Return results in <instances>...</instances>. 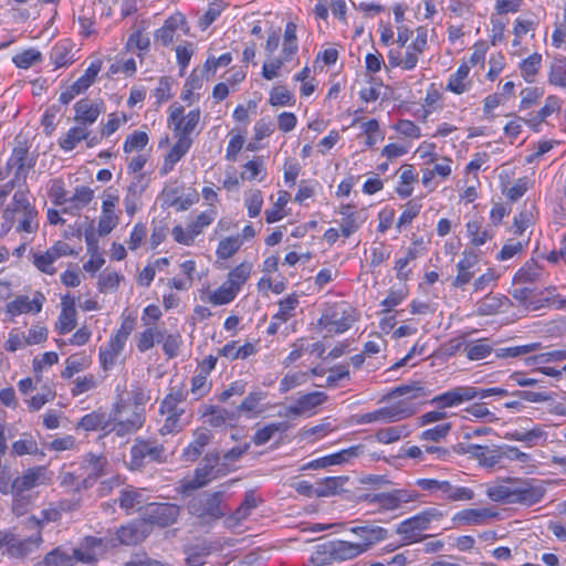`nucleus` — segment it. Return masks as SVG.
<instances>
[{"label": "nucleus", "mask_w": 566, "mask_h": 566, "mask_svg": "<svg viewBox=\"0 0 566 566\" xmlns=\"http://www.w3.org/2000/svg\"><path fill=\"white\" fill-rule=\"evenodd\" d=\"M2 231L8 233L18 220L17 232L35 233L39 229L38 210L28 199L27 191L18 190L2 212Z\"/></svg>", "instance_id": "1"}, {"label": "nucleus", "mask_w": 566, "mask_h": 566, "mask_svg": "<svg viewBox=\"0 0 566 566\" xmlns=\"http://www.w3.org/2000/svg\"><path fill=\"white\" fill-rule=\"evenodd\" d=\"M222 500V491L201 492L188 502L187 510L197 518L200 526H211L226 515Z\"/></svg>", "instance_id": "2"}, {"label": "nucleus", "mask_w": 566, "mask_h": 566, "mask_svg": "<svg viewBox=\"0 0 566 566\" xmlns=\"http://www.w3.org/2000/svg\"><path fill=\"white\" fill-rule=\"evenodd\" d=\"M127 403L120 399L117 401L111 411L112 427L109 432L115 433L117 437H125L133 434L143 427L145 421L144 409L134 408L129 415Z\"/></svg>", "instance_id": "3"}, {"label": "nucleus", "mask_w": 566, "mask_h": 566, "mask_svg": "<svg viewBox=\"0 0 566 566\" xmlns=\"http://www.w3.org/2000/svg\"><path fill=\"white\" fill-rule=\"evenodd\" d=\"M166 448L154 439L136 438L130 449V468L140 469L146 462L167 461Z\"/></svg>", "instance_id": "4"}, {"label": "nucleus", "mask_w": 566, "mask_h": 566, "mask_svg": "<svg viewBox=\"0 0 566 566\" xmlns=\"http://www.w3.org/2000/svg\"><path fill=\"white\" fill-rule=\"evenodd\" d=\"M357 321L355 310L344 303L329 307L319 318L318 324L331 333H344Z\"/></svg>", "instance_id": "5"}, {"label": "nucleus", "mask_w": 566, "mask_h": 566, "mask_svg": "<svg viewBox=\"0 0 566 566\" xmlns=\"http://www.w3.org/2000/svg\"><path fill=\"white\" fill-rule=\"evenodd\" d=\"M419 494L416 491L397 489L390 492L369 493L363 496V500L369 504L378 505L380 511H395L403 504L418 500Z\"/></svg>", "instance_id": "6"}, {"label": "nucleus", "mask_w": 566, "mask_h": 566, "mask_svg": "<svg viewBox=\"0 0 566 566\" xmlns=\"http://www.w3.org/2000/svg\"><path fill=\"white\" fill-rule=\"evenodd\" d=\"M546 489L533 479H512L511 504L531 506L539 503Z\"/></svg>", "instance_id": "7"}, {"label": "nucleus", "mask_w": 566, "mask_h": 566, "mask_svg": "<svg viewBox=\"0 0 566 566\" xmlns=\"http://www.w3.org/2000/svg\"><path fill=\"white\" fill-rule=\"evenodd\" d=\"M416 413V408L406 401H399L389 407H384L371 412L364 413L359 417V423L370 422H396L407 419Z\"/></svg>", "instance_id": "8"}, {"label": "nucleus", "mask_w": 566, "mask_h": 566, "mask_svg": "<svg viewBox=\"0 0 566 566\" xmlns=\"http://www.w3.org/2000/svg\"><path fill=\"white\" fill-rule=\"evenodd\" d=\"M35 166V157L29 153L24 145H18L13 148L10 158L8 159L7 167L13 169V178L15 182L27 184L29 172Z\"/></svg>", "instance_id": "9"}, {"label": "nucleus", "mask_w": 566, "mask_h": 566, "mask_svg": "<svg viewBox=\"0 0 566 566\" xmlns=\"http://www.w3.org/2000/svg\"><path fill=\"white\" fill-rule=\"evenodd\" d=\"M180 514V507L172 503H150L144 512V520L150 524L166 527L174 524Z\"/></svg>", "instance_id": "10"}, {"label": "nucleus", "mask_w": 566, "mask_h": 566, "mask_svg": "<svg viewBox=\"0 0 566 566\" xmlns=\"http://www.w3.org/2000/svg\"><path fill=\"white\" fill-rule=\"evenodd\" d=\"M478 387L459 386L433 397L430 402L441 409L452 408L463 402L475 399Z\"/></svg>", "instance_id": "11"}, {"label": "nucleus", "mask_w": 566, "mask_h": 566, "mask_svg": "<svg viewBox=\"0 0 566 566\" xmlns=\"http://www.w3.org/2000/svg\"><path fill=\"white\" fill-rule=\"evenodd\" d=\"M184 107L180 105L170 106V115L168 122L174 125L176 136H189L200 120V111H190L186 116H182Z\"/></svg>", "instance_id": "12"}, {"label": "nucleus", "mask_w": 566, "mask_h": 566, "mask_svg": "<svg viewBox=\"0 0 566 566\" xmlns=\"http://www.w3.org/2000/svg\"><path fill=\"white\" fill-rule=\"evenodd\" d=\"M101 69V61L92 62L85 70V73L60 94V102L63 104H69L76 95L86 91L94 83Z\"/></svg>", "instance_id": "13"}, {"label": "nucleus", "mask_w": 566, "mask_h": 566, "mask_svg": "<svg viewBox=\"0 0 566 566\" xmlns=\"http://www.w3.org/2000/svg\"><path fill=\"white\" fill-rule=\"evenodd\" d=\"M74 112V120L78 125L88 128V126L94 124L98 116L104 112V104L103 102L82 98L75 103Z\"/></svg>", "instance_id": "14"}, {"label": "nucleus", "mask_w": 566, "mask_h": 566, "mask_svg": "<svg viewBox=\"0 0 566 566\" xmlns=\"http://www.w3.org/2000/svg\"><path fill=\"white\" fill-rule=\"evenodd\" d=\"M46 473L48 470L45 467L28 469L13 480V492L30 494L29 491H31L33 488L46 482Z\"/></svg>", "instance_id": "15"}, {"label": "nucleus", "mask_w": 566, "mask_h": 566, "mask_svg": "<svg viewBox=\"0 0 566 566\" xmlns=\"http://www.w3.org/2000/svg\"><path fill=\"white\" fill-rule=\"evenodd\" d=\"M117 200V196L109 192L105 193L102 206V216L98 221V234L102 237L107 235L118 222V217L114 211Z\"/></svg>", "instance_id": "16"}, {"label": "nucleus", "mask_w": 566, "mask_h": 566, "mask_svg": "<svg viewBox=\"0 0 566 566\" xmlns=\"http://www.w3.org/2000/svg\"><path fill=\"white\" fill-rule=\"evenodd\" d=\"M497 517L499 513L489 509H465L454 514L452 520L459 525H483L486 520Z\"/></svg>", "instance_id": "17"}, {"label": "nucleus", "mask_w": 566, "mask_h": 566, "mask_svg": "<svg viewBox=\"0 0 566 566\" xmlns=\"http://www.w3.org/2000/svg\"><path fill=\"white\" fill-rule=\"evenodd\" d=\"M45 297L42 293L36 292L33 300L28 296H18L14 301L7 304V311L11 315H20L23 313H39L42 310Z\"/></svg>", "instance_id": "18"}, {"label": "nucleus", "mask_w": 566, "mask_h": 566, "mask_svg": "<svg viewBox=\"0 0 566 566\" xmlns=\"http://www.w3.org/2000/svg\"><path fill=\"white\" fill-rule=\"evenodd\" d=\"M178 140L165 157L161 175H167L174 169V166L188 153L191 147L192 139L189 136H177Z\"/></svg>", "instance_id": "19"}, {"label": "nucleus", "mask_w": 566, "mask_h": 566, "mask_svg": "<svg viewBox=\"0 0 566 566\" xmlns=\"http://www.w3.org/2000/svg\"><path fill=\"white\" fill-rule=\"evenodd\" d=\"M76 326V310L73 298L67 296L62 298V311L55 323V329L59 334H66L74 329Z\"/></svg>", "instance_id": "20"}, {"label": "nucleus", "mask_w": 566, "mask_h": 566, "mask_svg": "<svg viewBox=\"0 0 566 566\" xmlns=\"http://www.w3.org/2000/svg\"><path fill=\"white\" fill-rule=\"evenodd\" d=\"M364 547L359 543H352L347 541H334L327 545V553L334 558L339 560L352 559L361 553Z\"/></svg>", "instance_id": "21"}, {"label": "nucleus", "mask_w": 566, "mask_h": 566, "mask_svg": "<svg viewBox=\"0 0 566 566\" xmlns=\"http://www.w3.org/2000/svg\"><path fill=\"white\" fill-rule=\"evenodd\" d=\"M261 502L262 500L256 497L254 492H247L244 500L239 505V507L230 516L227 517L226 522L228 526H238L241 522L248 518V516H250L251 511L255 509Z\"/></svg>", "instance_id": "22"}, {"label": "nucleus", "mask_w": 566, "mask_h": 566, "mask_svg": "<svg viewBox=\"0 0 566 566\" xmlns=\"http://www.w3.org/2000/svg\"><path fill=\"white\" fill-rule=\"evenodd\" d=\"M352 533L356 534L361 538L360 546L366 552L371 545L387 538L388 531L380 526L365 525L356 526L350 530Z\"/></svg>", "instance_id": "23"}, {"label": "nucleus", "mask_w": 566, "mask_h": 566, "mask_svg": "<svg viewBox=\"0 0 566 566\" xmlns=\"http://www.w3.org/2000/svg\"><path fill=\"white\" fill-rule=\"evenodd\" d=\"M212 434L207 428H199L193 433V441L184 450L187 460L195 461L211 441Z\"/></svg>", "instance_id": "24"}, {"label": "nucleus", "mask_w": 566, "mask_h": 566, "mask_svg": "<svg viewBox=\"0 0 566 566\" xmlns=\"http://www.w3.org/2000/svg\"><path fill=\"white\" fill-rule=\"evenodd\" d=\"M42 542L41 535H31L28 538L19 539L14 536L10 547L8 555L13 558H24L28 556L34 548H36Z\"/></svg>", "instance_id": "25"}, {"label": "nucleus", "mask_w": 566, "mask_h": 566, "mask_svg": "<svg viewBox=\"0 0 566 566\" xmlns=\"http://www.w3.org/2000/svg\"><path fill=\"white\" fill-rule=\"evenodd\" d=\"M428 526L426 525L423 517L421 514H417L410 518L402 521L398 527L397 533L402 535L405 539L409 542L417 541V532L426 530Z\"/></svg>", "instance_id": "26"}, {"label": "nucleus", "mask_w": 566, "mask_h": 566, "mask_svg": "<svg viewBox=\"0 0 566 566\" xmlns=\"http://www.w3.org/2000/svg\"><path fill=\"white\" fill-rule=\"evenodd\" d=\"M124 345L125 343H123L120 339L116 338L115 336H112L107 346L101 347L99 360L102 367L105 370L109 369L115 364V360L123 350Z\"/></svg>", "instance_id": "27"}, {"label": "nucleus", "mask_w": 566, "mask_h": 566, "mask_svg": "<svg viewBox=\"0 0 566 566\" xmlns=\"http://www.w3.org/2000/svg\"><path fill=\"white\" fill-rule=\"evenodd\" d=\"M90 129L82 125L71 127L64 137H61L59 145L64 150H73L75 146L84 139H87Z\"/></svg>", "instance_id": "28"}, {"label": "nucleus", "mask_w": 566, "mask_h": 566, "mask_svg": "<svg viewBox=\"0 0 566 566\" xmlns=\"http://www.w3.org/2000/svg\"><path fill=\"white\" fill-rule=\"evenodd\" d=\"M212 472L213 470L205 464L200 468H197L193 478L191 480L182 482L181 492L189 493L191 491L206 486L211 480Z\"/></svg>", "instance_id": "29"}, {"label": "nucleus", "mask_w": 566, "mask_h": 566, "mask_svg": "<svg viewBox=\"0 0 566 566\" xmlns=\"http://www.w3.org/2000/svg\"><path fill=\"white\" fill-rule=\"evenodd\" d=\"M506 301H509L506 296L488 294L476 303V314L479 316L494 315L501 311Z\"/></svg>", "instance_id": "30"}, {"label": "nucleus", "mask_w": 566, "mask_h": 566, "mask_svg": "<svg viewBox=\"0 0 566 566\" xmlns=\"http://www.w3.org/2000/svg\"><path fill=\"white\" fill-rule=\"evenodd\" d=\"M475 493L472 489L467 486H457L448 481V486L443 490V494H439L440 500L450 502H467L473 500Z\"/></svg>", "instance_id": "31"}, {"label": "nucleus", "mask_w": 566, "mask_h": 566, "mask_svg": "<svg viewBox=\"0 0 566 566\" xmlns=\"http://www.w3.org/2000/svg\"><path fill=\"white\" fill-rule=\"evenodd\" d=\"M464 354L470 360H480L486 358L493 350L490 339L482 338L476 342L465 344Z\"/></svg>", "instance_id": "32"}, {"label": "nucleus", "mask_w": 566, "mask_h": 566, "mask_svg": "<svg viewBox=\"0 0 566 566\" xmlns=\"http://www.w3.org/2000/svg\"><path fill=\"white\" fill-rule=\"evenodd\" d=\"M290 428V424L285 421L273 422L265 427L256 430L252 441L255 446H263L270 441L276 432H285Z\"/></svg>", "instance_id": "33"}, {"label": "nucleus", "mask_w": 566, "mask_h": 566, "mask_svg": "<svg viewBox=\"0 0 566 566\" xmlns=\"http://www.w3.org/2000/svg\"><path fill=\"white\" fill-rule=\"evenodd\" d=\"M107 460L105 457L87 453L83 459V468L87 471L88 478L97 479L104 475Z\"/></svg>", "instance_id": "34"}, {"label": "nucleus", "mask_w": 566, "mask_h": 566, "mask_svg": "<svg viewBox=\"0 0 566 566\" xmlns=\"http://www.w3.org/2000/svg\"><path fill=\"white\" fill-rule=\"evenodd\" d=\"M78 427L84 430H108L112 427L111 418L106 420L104 415L97 412H91L85 415L78 422Z\"/></svg>", "instance_id": "35"}, {"label": "nucleus", "mask_w": 566, "mask_h": 566, "mask_svg": "<svg viewBox=\"0 0 566 566\" xmlns=\"http://www.w3.org/2000/svg\"><path fill=\"white\" fill-rule=\"evenodd\" d=\"M345 480L346 478L343 476H327L317 482L316 496L326 497L336 494Z\"/></svg>", "instance_id": "36"}, {"label": "nucleus", "mask_w": 566, "mask_h": 566, "mask_svg": "<svg viewBox=\"0 0 566 566\" xmlns=\"http://www.w3.org/2000/svg\"><path fill=\"white\" fill-rule=\"evenodd\" d=\"M251 269L252 265L250 263H241L240 265L235 266L233 270L229 272L227 283L239 293L242 284L250 276Z\"/></svg>", "instance_id": "37"}, {"label": "nucleus", "mask_w": 566, "mask_h": 566, "mask_svg": "<svg viewBox=\"0 0 566 566\" xmlns=\"http://www.w3.org/2000/svg\"><path fill=\"white\" fill-rule=\"evenodd\" d=\"M297 51L296 24L289 22L284 31L282 54L289 61Z\"/></svg>", "instance_id": "38"}, {"label": "nucleus", "mask_w": 566, "mask_h": 566, "mask_svg": "<svg viewBox=\"0 0 566 566\" xmlns=\"http://www.w3.org/2000/svg\"><path fill=\"white\" fill-rule=\"evenodd\" d=\"M185 415V409H180L177 412L167 413L165 423L160 428L161 434H169L174 432H179L182 430V428L188 423V421H185L182 419V416Z\"/></svg>", "instance_id": "39"}, {"label": "nucleus", "mask_w": 566, "mask_h": 566, "mask_svg": "<svg viewBox=\"0 0 566 566\" xmlns=\"http://www.w3.org/2000/svg\"><path fill=\"white\" fill-rule=\"evenodd\" d=\"M469 71L470 67L465 63L461 64L457 72L450 76L448 88L455 94L464 93L468 90L465 78L469 75Z\"/></svg>", "instance_id": "40"}, {"label": "nucleus", "mask_w": 566, "mask_h": 566, "mask_svg": "<svg viewBox=\"0 0 566 566\" xmlns=\"http://www.w3.org/2000/svg\"><path fill=\"white\" fill-rule=\"evenodd\" d=\"M400 396H408L409 398L417 399L426 396L424 388L420 381H412L394 388L389 394V398H396Z\"/></svg>", "instance_id": "41"}, {"label": "nucleus", "mask_w": 566, "mask_h": 566, "mask_svg": "<svg viewBox=\"0 0 566 566\" xmlns=\"http://www.w3.org/2000/svg\"><path fill=\"white\" fill-rule=\"evenodd\" d=\"M541 275V268L535 262H527L521 268L513 277L515 284L532 283L538 280Z\"/></svg>", "instance_id": "42"}, {"label": "nucleus", "mask_w": 566, "mask_h": 566, "mask_svg": "<svg viewBox=\"0 0 566 566\" xmlns=\"http://www.w3.org/2000/svg\"><path fill=\"white\" fill-rule=\"evenodd\" d=\"M32 258L34 266L40 272L50 275H53L55 273V268H53V263L56 261V258H53V253L50 249L46 250L45 252H33Z\"/></svg>", "instance_id": "43"}, {"label": "nucleus", "mask_w": 566, "mask_h": 566, "mask_svg": "<svg viewBox=\"0 0 566 566\" xmlns=\"http://www.w3.org/2000/svg\"><path fill=\"white\" fill-rule=\"evenodd\" d=\"M164 338V333L156 329V327H148L137 338V348L139 352L144 353L150 349L155 342H161Z\"/></svg>", "instance_id": "44"}, {"label": "nucleus", "mask_w": 566, "mask_h": 566, "mask_svg": "<svg viewBox=\"0 0 566 566\" xmlns=\"http://www.w3.org/2000/svg\"><path fill=\"white\" fill-rule=\"evenodd\" d=\"M43 564L45 566H74V557L57 547L44 556Z\"/></svg>", "instance_id": "45"}, {"label": "nucleus", "mask_w": 566, "mask_h": 566, "mask_svg": "<svg viewBox=\"0 0 566 566\" xmlns=\"http://www.w3.org/2000/svg\"><path fill=\"white\" fill-rule=\"evenodd\" d=\"M541 63L542 55L538 53H533L521 62L520 69L526 82L531 83L534 81V76L537 74Z\"/></svg>", "instance_id": "46"}, {"label": "nucleus", "mask_w": 566, "mask_h": 566, "mask_svg": "<svg viewBox=\"0 0 566 566\" xmlns=\"http://www.w3.org/2000/svg\"><path fill=\"white\" fill-rule=\"evenodd\" d=\"M238 292L226 282L209 295V302L213 305L229 304L235 298Z\"/></svg>", "instance_id": "47"}, {"label": "nucleus", "mask_w": 566, "mask_h": 566, "mask_svg": "<svg viewBox=\"0 0 566 566\" xmlns=\"http://www.w3.org/2000/svg\"><path fill=\"white\" fill-rule=\"evenodd\" d=\"M242 245V239L240 235L228 237L219 242L217 248V255L219 259L231 258Z\"/></svg>", "instance_id": "48"}, {"label": "nucleus", "mask_w": 566, "mask_h": 566, "mask_svg": "<svg viewBox=\"0 0 566 566\" xmlns=\"http://www.w3.org/2000/svg\"><path fill=\"white\" fill-rule=\"evenodd\" d=\"M298 304V298L296 295H290L284 300L279 302V312L273 316L274 321H280L285 323L293 316V311Z\"/></svg>", "instance_id": "49"}, {"label": "nucleus", "mask_w": 566, "mask_h": 566, "mask_svg": "<svg viewBox=\"0 0 566 566\" xmlns=\"http://www.w3.org/2000/svg\"><path fill=\"white\" fill-rule=\"evenodd\" d=\"M512 479L506 485H492L486 489V495L491 501L511 504Z\"/></svg>", "instance_id": "50"}, {"label": "nucleus", "mask_w": 566, "mask_h": 566, "mask_svg": "<svg viewBox=\"0 0 566 566\" xmlns=\"http://www.w3.org/2000/svg\"><path fill=\"white\" fill-rule=\"evenodd\" d=\"M408 434L406 426L388 427L376 432V439L381 443H392Z\"/></svg>", "instance_id": "51"}, {"label": "nucleus", "mask_w": 566, "mask_h": 566, "mask_svg": "<svg viewBox=\"0 0 566 566\" xmlns=\"http://www.w3.org/2000/svg\"><path fill=\"white\" fill-rule=\"evenodd\" d=\"M266 394L261 390H255L250 392L241 402V405L238 407L239 412H262L261 409H258L260 402L265 399Z\"/></svg>", "instance_id": "52"}, {"label": "nucleus", "mask_w": 566, "mask_h": 566, "mask_svg": "<svg viewBox=\"0 0 566 566\" xmlns=\"http://www.w3.org/2000/svg\"><path fill=\"white\" fill-rule=\"evenodd\" d=\"M541 348L539 343H532L523 346L515 347H506L500 348L495 350V355L497 358H509V357H517L521 355H525L532 352H535Z\"/></svg>", "instance_id": "53"}, {"label": "nucleus", "mask_w": 566, "mask_h": 566, "mask_svg": "<svg viewBox=\"0 0 566 566\" xmlns=\"http://www.w3.org/2000/svg\"><path fill=\"white\" fill-rule=\"evenodd\" d=\"M13 500H12V512L17 516L24 515L31 505L33 504L34 496L32 494H21L13 492Z\"/></svg>", "instance_id": "54"}, {"label": "nucleus", "mask_w": 566, "mask_h": 566, "mask_svg": "<svg viewBox=\"0 0 566 566\" xmlns=\"http://www.w3.org/2000/svg\"><path fill=\"white\" fill-rule=\"evenodd\" d=\"M327 396L322 391H313L306 395L301 396L296 401L301 406L304 412L310 411L324 401H326Z\"/></svg>", "instance_id": "55"}, {"label": "nucleus", "mask_w": 566, "mask_h": 566, "mask_svg": "<svg viewBox=\"0 0 566 566\" xmlns=\"http://www.w3.org/2000/svg\"><path fill=\"white\" fill-rule=\"evenodd\" d=\"M451 430V423L446 422L436 426L434 428L427 429L420 434L422 441L439 442L444 439Z\"/></svg>", "instance_id": "56"}, {"label": "nucleus", "mask_w": 566, "mask_h": 566, "mask_svg": "<svg viewBox=\"0 0 566 566\" xmlns=\"http://www.w3.org/2000/svg\"><path fill=\"white\" fill-rule=\"evenodd\" d=\"M143 538V534L134 525L122 526L117 531V539L124 545H133Z\"/></svg>", "instance_id": "57"}, {"label": "nucleus", "mask_w": 566, "mask_h": 566, "mask_svg": "<svg viewBox=\"0 0 566 566\" xmlns=\"http://www.w3.org/2000/svg\"><path fill=\"white\" fill-rule=\"evenodd\" d=\"M147 144L148 135L145 132H134L127 136L124 144V151L132 153L134 150H139L145 148Z\"/></svg>", "instance_id": "58"}, {"label": "nucleus", "mask_w": 566, "mask_h": 566, "mask_svg": "<svg viewBox=\"0 0 566 566\" xmlns=\"http://www.w3.org/2000/svg\"><path fill=\"white\" fill-rule=\"evenodd\" d=\"M467 230L471 238V243L474 245H482L488 239L492 238V234H490L488 230H481V226L478 221L468 222Z\"/></svg>", "instance_id": "59"}, {"label": "nucleus", "mask_w": 566, "mask_h": 566, "mask_svg": "<svg viewBox=\"0 0 566 566\" xmlns=\"http://www.w3.org/2000/svg\"><path fill=\"white\" fill-rule=\"evenodd\" d=\"M41 61V53L36 50H25L13 56V63L20 69H28Z\"/></svg>", "instance_id": "60"}, {"label": "nucleus", "mask_w": 566, "mask_h": 566, "mask_svg": "<svg viewBox=\"0 0 566 566\" xmlns=\"http://www.w3.org/2000/svg\"><path fill=\"white\" fill-rule=\"evenodd\" d=\"M307 381V373L298 371L286 375L280 382V391L285 394L291 389L301 386Z\"/></svg>", "instance_id": "61"}, {"label": "nucleus", "mask_w": 566, "mask_h": 566, "mask_svg": "<svg viewBox=\"0 0 566 566\" xmlns=\"http://www.w3.org/2000/svg\"><path fill=\"white\" fill-rule=\"evenodd\" d=\"M548 83L566 88V64L564 61H558L551 66Z\"/></svg>", "instance_id": "62"}, {"label": "nucleus", "mask_w": 566, "mask_h": 566, "mask_svg": "<svg viewBox=\"0 0 566 566\" xmlns=\"http://www.w3.org/2000/svg\"><path fill=\"white\" fill-rule=\"evenodd\" d=\"M203 416L209 417V424L217 428L226 424L229 412L226 409L216 406H208L206 407Z\"/></svg>", "instance_id": "63"}, {"label": "nucleus", "mask_w": 566, "mask_h": 566, "mask_svg": "<svg viewBox=\"0 0 566 566\" xmlns=\"http://www.w3.org/2000/svg\"><path fill=\"white\" fill-rule=\"evenodd\" d=\"M262 205L263 197L260 190L256 189L247 193L245 206L251 218H255L260 214Z\"/></svg>", "instance_id": "64"}]
</instances>
